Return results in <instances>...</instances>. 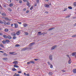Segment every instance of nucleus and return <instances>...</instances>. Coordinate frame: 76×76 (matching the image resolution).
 <instances>
[{
    "instance_id": "nucleus-1",
    "label": "nucleus",
    "mask_w": 76,
    "mask_h": 76,
    "mask_svg": "<svg viewBox=\"0 0 76 76\" xmlns=\"http://www.w3.org/2000/svg\"><path fill=\"white\" fill-rule=\"evenodd\" d=\"M57 47V45H55L53 47H52L51 48V50H54Z\"/></svg>"
},
{
    "instance_id": "nucleus-2",
    "label": "nucleus",
    "mask_w": 76,
    "mask_h": 76,
    "mask_svg": "<svg viewBox=\"0 0 76 76\" xmlns=\"http://www.w3.org/2000/svg\"><path fill=\"white\" fill-rule=\"evenodd\" d=\"M38 34H40L39 35H42L43 34H45V33L43 32V33H41V32L39 31L38 32Z\"/></svg>"
},
{
    "instance_id": "nucleus-3",
    "label": "nucleus",
    "mask_w": 76,
    "mask_h": 76,
    "mask_svg": "<svg viewBox=\"0 0 76 76\" xmlns=\"http://www.w3.org/2000/svg\"><path fill=\"white\" fill-rule=\"evenodd\" d=\"M49 59L50 60H53V55H50Z\"/></svg>"
},
{
    "instance_id": "nucleus-4",
    "label": "nucleus",
    "mask_w": 76,
    "mask_h": 76,
    "mask_svg": "<svg viewBox=\"0 0 76 76\" xmlns=\"http://www.w3.org/2000/svg\"><path fill=\"white\" fill-rule=\"evenodd\" d=\"M50 5H51V4L50 5H48V4H45L44 5V6L45 7L48 8V7H49V6H50Z\"/></svg>"
},
{
    "instance_id": "nucleus-5",
    "label": "nucleus",
    "mask_w": 76,
    "mask_h": 76,
    "mask_svg": "<svg viewBox=\"0 0 76 76\" xmlns=\"http://www.w3.org/2000/svg\"><path fill=\"white\" fill-rule=\"evenodd\" d=\"M35 44V42H33L30 44V45H29V46H30V47H31L32 45H34Z\"/></svg>"
},
{
    "instance_id": "nucleus-6",
    "label": "nucleus",
    "mask_w": 76,
    "mask_h": 76,
    "mask_svg": "<svg viewBox=\"0 0 76 76\" xmlns=\"http://www.w3.org/2000/svg\"><path fill=\"white\" fill-rule=\"evenodd\" d=\"M27 5L28 7H30V3L28 1H27Z\"/></svg>"
},
{
    "instance_id": "nucleus-7",
    "label": "nucleus",
    "mask_w": 76,
    "mask_h": 76,
    "mask_svg": "<svg viewBox=\"0 0 76 76\" xmlns=\"http://www.w3.org/2000/svg\"><path fill=\"white\" fill-rule=\"evenodd\" d=\"M28 48H23L21 50V51H25L26 49H27Z\"/></svg>"
},
{
    "instance_id": "nucleus-8",
    "label": "nucleus",
    "mask_w": 76,
    "mask_h": 76,
    "mask_svg": "<svg viewBox=\"0 0 76 76\" xmlns=\"http://www.w3.org/2000/svg\"><path fill=\"white\" fill-rule=\"evenodd\" d=\"M1 15L4 16H6V14L5 13H3L1 14Z\"/></svg>"
},
{
    "instance_id": "nucleus-9",
    "label": "nucleus",
    "mask_w": 76,
    "mask_h": 76,
    "mask_svg": "<svg viewBox=\"0 0 76 76\" xmlns=\"http://www.w3.org/2000/svg\"><path fill=\"white\" fill-rule=\"evenodd\" d=\"M11 34L12 35V36H16V33H11Z\"/></svg>"
},
{
    "instance_id": "nucleus-10",
    "label": "nucleus",
    "mask_w": 76,
    "mask_h": 76,
    "mask_svg": "<svg viewBox=\"0 0 76 76\" xmlns=\"http://www.w3.org/2000/svg\"><path fill=\"white\" fill-rule=\"evenodd\" d=\"M72 56H76V53H72Z\"/></svg>"
},
{
    "instance_id": "nucleus-11",
    "label": "nucleus",
    "mask_w": 76,
    "mask_h": 76,
    "mask_svg": "<svg viewBox=\"0 0 76 76\" xmlns=\"http://www.w3.org/2000/svg\"><path fill=\"white\" fill-rule=\"evenodd\" d=\"M23 26L25 27H26V26H28V24L26 23H24L23 25Z\"/></svg>"
},
{
    "instance_id": "nucleus-12",
    "label": "nucleus",
    "mask_w": 76,
    "mask_h": 76,
    "mask_svg": "<svg viewBox=\"0 0 76 76\" xmlns=\"http://www.w3.org/2000/svg\"><path fill=\"white\" fill-rule=\"evenodd\" d=\"M4 38H7V36L6 35H4L3 36Z\"/></svg>"
},
{
    "instance_id": "nucleus-13",
    "label": "nucleus",
    "mask_w": 76,
    "mask_h": 76,
    "mask_svg": "<svg viewBox=\"0 0 76 76\" xmlns=\"http://www.w3.org/2000/svg\"><path fill=\"white\" fill-rule=\"evenodd\" d=\"M14 64H18V62L17 61H14L13 62Z\"/></svg>"
},
{
    "instance_id": "nucleus-14",
    "label": "nucleus",
    "mask_w": 76,
    "mask_h": 76,
    "mask_svg": "<svg viewBox=\"0 0 76 76\" xmlns=\"http://www.w3.org/2000/svg\"><path fill=\"white\" fill-rule=\"evenodd\" d=\"M15 26V28H18V25L17 24H14Z\"/></svg>"
},
{
    "instance_id": "nucleus-15",
    "label": "nucleus",
    "mask_w": 76,
    "mask_h": 76,
    "mask_svg": "<svg viewBox=\"0 0 76 76\" xmlns=\"http://www.w3.org/2000/svg\"><path fill=\"white\" fill-rule=\"evenodd\" d=\"M73 72L74 73H76V69H74L73 70Z\"/></svg>"
},
{
    "instance_id": "nucleus-16",
    "label": "nucleus",
    "mask_w": 76,
    "mask_h": 76,
    "mask_svg": "<svg viewBox=\"0 0 76 76\" xmlns=\"http://www.w3.org/2000/svg\"><path fill=\"white\" fill-rule=\"evenodd\" d=\"M7 37L8 39H10L12 38V37H11L10 36H7Z\"/></svg>"
},
{
    "instance_id": "nucleus-17",
    "label": "nucleus",
    "mask_w": 76,
    "mask_h": 76,
    "mask_svg": "<svg viewBox=\"0 0 76 76\" xmlns=\"http://www.w3.org/2000/svg\"><path fill=\"white\" fill-rule=\"evenodd\" d=\"M14 67H17V68L19 67V66L18 65H17L16 64H15L14 65Z\"/></svg>"
},
{
    "instance_id": "nucleus-18",
    "label": "nucleus",
    "mask_w": 76,
    "mask_h": 76,
    "mask_svg": "<svg viewBox=\"0 0 76 76\" xmlns=\"http://www.w3.org/2000/svg\"><path fill=\"white\" fill-rule=\"evenodd\" d=\"M13 5V4L12 3H11L9 4V6L10 7H12V6Z\"/></svg>"
},
{
    "instance_id": "nucleus-19",
    "label": "nucleus",
    "mask_w": 76,
    "mask_h": 76,
    "mask_svg": "<svg viewBox=\"0 0 76 76\" xmlns=\"http://www.w3.org/2000/svg\"><path fill=\"white\" fill-rule=\"evenodd\" d=\"M73 5H74V7H76V2H75L73 3Z\"/></svg>"
},
{
    "instance_id": "nucleus-20",
    "label": "nucleus",
    "mask_w": 76,
    "mask_h": 76,
    "mask_svg": "<svg viewBox=\"0 0 76 76\" xmlns=\"http://www.w3.org/2000/svg\"><path fill=\"white\" fill-rule=\"evenodd\" d=\"M20 31H18L17 32H16V34L17 35H19L20 34L19 32Z\"/></svg>"
},
{
    "instance_id": "nucleus-21",
    "label": "nucleus",
    "mask_w": 76,
    "mask_h": 76,
    "mask_svg": "<svg viewBox=\"0 0 76 76\" xmlns=\"http://www.w3.org/2000/svg\"><path fill=\"white\" fill-rule=\"evenodd\" d=\"M0 46L1 47H2V48H4V46L2 44H0Z\"/></svg>"
},
{
    "instance_id": "nucleus-22",
    "label": "nucleus",
    "mask_w": 76,
    "mask_h": 76,
    "mask_svg": "<svg viewBox=\"0 0 76 76\" xmlns=\"http://www.w3.org/2000/svg\"><path fill=\"white\" fill-rule=\"evenodd\" d=\"M53 29H54V28H52L48 29V31H51V30H53Z\"/></svg>"
},
{
    "instance_id": "nucleus-23",
    "label": "nucleus",
    "mask_w": 76,
    "mask_h": 76,
    "mask_svg": "<svg viewBox=\"0 0 76 76\" xmlns=\"http://www.w3.org/2000/svg\"><path fill=\"white\" fill-rule=\"evenodd\" d=\"M12 70H13V71H16L17 70V69H15V68H12Z\"/></svg>"
},
{
    "instance_id": "nucleus-24",
    "label": "nucleus",
    "mask_w": 76,
    "mask_h": 76,
    "mask_svg": "<svg viewBox=\"0 0 76 76\" xmlns=\"http://www.w3.org/2000/svg\"><path fill=\"white\" fill-rule=\"evenodd\" d=\"M30 63H32V64H35V62L33 61H30Z\"/></svg>"
},
{
    "instance_id": "nucleus-25",
    "label": "nucleus",
    "mask_w": 76,
    "mask_h": 76,
    "mask_svg": "<svg viewBox=\"0 0 76 76\" xmlns=\"http://www.w3.org/2000/svg\"><path fill=\"white\" fill-rule=\"evenodd\" d=\"M20 45H19V44H17V45H16L15 46V47H20Z\"/></svg>"
},
{
    "instance_id": "nucleus-26",
    "label": "nucleus",
    "mask_w": 76,
    "mask_h": 76,
    "mask_svg": "<svg viewBox=\"0 0 76 76\" xmlns=\"http://www.w3.org/2000/svg\"><path fill=\"white\" fill-rule=\"evenodd\" d=\"M10 54H14L15 53V52H10L9 53Z\"/></svg>"
},
{
    "instance_id": "nucleus-27",
    "label": "nucleus",
    "mask_w": 76,
    "mask_h": 76,
    "mask_svg": "<svg viewBox=\"0 0 76 76\" xmlns=\"http://www.w3.org/2000/svg\"><path fill=\"white\" fill-rule=\"evenodd\" d=\"M71 59H70L68 61V63L69 64H71Z\"/></svg>"
},
{
    "instance_id": "nucleus-28",
    "label": "nucleus",
    "mask_w": 76,
    "mask_h": 76,
    "mask_svg": "<svg viewBox=\"0 0 76 76\" xmlns=\"http://www.w3.org/2000/svg\"><path fill=\"white\" fill-rule=\"evenodd\" d=\"M2 43H3L4 44H6V41H4V40H3L2 41Z\"/></svg>"
},
{
    "instance_id": "nucleus-29",
    "label": "nucleus",
    "mask_w": 76,
    "mask_h": 76,
    "mask_svg": "<svg viewBox=\"0 0 76 76\" xmlns=\"http://www.w3.org/2000/svg\"><path fill=\"white\" fill-rule=\"evenodd\" d=\"M4 31L5 32H8V31H9V30L7 29H5Z\"/></svg>"
},
{
    "instance_id": "nucleus-30",
    "label": "nucleus",
    "mask_w": 76,
    "mask_h": 76,
    "mask_svg": "<svg viewBox=\"0 0 76 76\" xmlns=\"http://www.w3.org/2000/svg\"><path fill=\"white\" fill-rule=\"evenodd\" d=\"M49 74L50 75H53V73L51 72H50L49 73Z\"/></svg>"
},
{
    "instance_id": "nucleus-31",
    "label": "nucleus",
    "mask_w": 76,
    "mask_h": 76,
    "mask_svg": "<svg viewBox=\"0 0 76 76\" xmlns=\"http://www.w3.org/2000/svg\"><path fill=\"white\" fill-rule=\"evenodd\" d=\"M5 41L6 42H10V41L9 40H6Z\"/></svg>"
},
{
    "instance_id": "nucleus-32",
    "label": "nucleus",
    "mask_w": 76,
    "mask_h": 76,
    "mask_svg": "<svg viewBox=\"0 0 76 76\" xmlns=\"http://www.w3.org/2000/svg\"><path fill=\"white\" fill-rule=\"evenodd\" d=\"M72 37H73V38H74L75 37H76V34H75V35H72Z\"/></svg>"
},
{
    "instance_id": "nucleus-33",
    "label": "nucleus",
    "mask_w": 76,
    "mask_h": 76,
    "mask_svg": "<svg viewBox=\"0 0 76 76\" xmlns=\"http://www.w3.org/2000/svg\"><path fill=\"white\" fill-rule=\"evenodd\" d=\"M8 10H9L10 12H11V11H12V10L10 8H8Z\"/></svg>"
},
{
    "instance_id": "nucleus-34",
    "label": "nucleus",
    "mask_w": 76,
    "mask_h": 76,
    "mask_svg": "<svg viewBox=\"0 0 76 76\" xmlns=\"http://www.w3.org/2000/svg\"><path fill=\"white\" fill-rule=\"evenodd\" d=\"M68 8L69 9H72V7H71V6L69 7Z\"/></svg>"
},
{
    "instance_id": "nucleus-35",
    "label": "nucleus",
    "mask_w": 76,
    "mask_h": 76,
    "mask_svg": "<svg viewBox=\"0 0 76 76\" xmlns=\"http://www.w3.org/2000/svg\"><path fill=\"white\" fill-rule=\"evenodd\" d=\"M3 60H7V58H3Z\"/></svg>"
},
{
    "instance_id": "nucleus-36",
    "label": "nucleus",
    "mask_w": 76,
    "mask_h": 76,
    "mask_svg": "<svg viewBox=\"0 0 76 76\" xmlns=\"http://www.w3.org/2000/svg\"><path fill=\"white\" fill-rule=\"evenodd\" d=\"M6 24H7V25H10V22H7L6 23Z\"/></svg>"
},
{
    "instance_id": "nucleus-37",
    "label": "nucleus",
    "mask_w": 76,
    "mask_h": 76,
    "mask_svg": "<svg viewBox=\"0 0 76 76\" xmlns=\"http://www.w3.org/2000/svg\"><path fill=\"white\" fill-rule=\"evenodd\" d=\"M13 38L14 39H16V36H13Z\"/></svg>"
},
{
    "instance_id": "nucleus-38",
    "label": "nucleus",
    "mask_w": 76,
    "mask_h": 76,
    "mask_svg": "<svg viewBox=\"0 0 76 76\" xmlns=\"http://www.w3.org/2000/svg\"><path fill=\"white\" fill-rule=\"evenodd\" d=\"M5 20H9V19L7 17L5 18Z\"/></svg>"
},
{
    "instance_id": "nucleus-39",
    "label": "nucleus",
    "mask_w": 76,
    "mask_h": 76,
    "mask_svg": "<svg viewBox=\"0 0 76 76\" xmlns=\"http://www.w3.org/2000/svg\"><path fill=\"white\" fill-rule=\"evenodd\" d=\"M18 73H22V72L20 71H18Z\"/></svg>"
},
{
    "instance_id": "nucleus-40",
    "label": "nucleus",
    "mask_w": 76,
    "mask_h": 76,
    "mask_svg": "<svg viewBox=\"0 0 76 76\" xmlns=\"http://www.w3.org/2000/svg\"><path fill=\"white\" fill-rule=\"evenodd\" d=\"M25 34L26 35H28V33L27 32H25Z\"/></svg>"
},
{
    "instance_id": "nucleus-41",
    "label": "nucleus",
    "mask_w": 76,
    "mask_h": 76,
    "mask_svg": "<svg viewBox=\"0 0 76 76\" xmlns=\"http://www.w3.org/2000/svg\"><path fill=\"white\" fill-rule=\"evenodd\" d=\"M30 10H32V9H33V6H31V8H30Z\"/></svg>"
},
{
    "instance_id": "nucleus-42",
    "label": "nucleus",
    "mask_w": 76,
    "mask_h": 76,
    "mask_svg": "<svg viewBox=\"0 0 76 76\" xmlns=\"http://www.w3.org/2000/svg\"><path fill=\"white\" fill-rule=\"evenodd\" d=\"M0 23H1V24H3V22L2 21H0Z\"/></svg>"
},
{
    "instance_id": "nucleus-43",
    "label": "nucleus",
    "mask_w": 76,
    "mask_h": 76,
    "mask_svg": "<svg viewBox=\"0 0 76 76\" xmlns=\"http://www.w3.org/2000/svg\"><path fill=\"white\" fill-rule=\"evenodd\" d=\"M20 76V75H19V74H17L16 75H14V76Z\"/></svg>"
},
{
    "instance_id": "nucleus-44",
    "label": "nucleus",
    "mask_w": 76,
    "mask_h": 76,
    "mask_svg": "<svg viewBox=\"0 0 76 76\" xmlns=\"http://www.w3.org/2000/svg\"><path fill=\"white\" fill-rule=\"evenodd\" d=\"M48 63L49 64V65H51V64L48 61Z\"/></svg>"
},
{
    "instance_id": "nucleus-45",
    "label": "nucleus",
    "mask_w": 76,
    "mask_h": 76,
    "mask_svg": "<svg viewBox=\"0 0 76 76\" xmlns=\"http://www.w3.org/2000/svg\"><path fill=\"white\" fill-rule=\"evenodd\" d=\"M36 2L37 3H39V0H37Z\"/></svg>"
},
{
    "instance_id": "nucleus-46",
    "label": "nucleus",
    "mask_w": 76,
    "mask_h": 76,
    "mask_svg": "<svg viewBox=\"0 0 76 76\" xmlns=\"http://www.w3.org/2000/svg\"><path fill=\"white\" fill-rule=\"evenodd\" d=\"M50 67V68H51V69H52V68H53V65H51Z\"/></svg>"
},
{
    "instance_id": "nucleus-47",
    "label": "nucleus",
    "mask_w": 76,
    "mask_h": 76,
    "mask_svg": "<svg viewBox=\"0 0 76 76\" xmlns=\"http://www.w3.org/2000/svg\"><path fill=\"white\" fill-rule=\"evenodd\" d=\"M22 1L20 0V1H19V3H22Z\"/></svg>"
},
{
    "instance_id": "nucleus-48",
    "label": "nucleus",
    "mask_w": 76,
    "mask_h": 76,
    "mask_svg": "<svg viewBox=\"0 0 76 76\" xmlns=\"http://www.w3.org/2000/svg\"><path fill=\"white\" fill-rule=\"evenodd\" d=\"M34 60L35 61H37V60H38V59H34Z\"/></svg>"
},
{
    "instance_id": "nucleus-49",
    "label": "nucleus",
    "mask_w": 76,
    "mask_h": 76,
    "mask_svg": "<svg viewBox=\"0 0 76 76\" xmlns=\"http://www.w3.org/2000/svg\"><path fill=\"white\" fill-rule=\"evenodd\" d=\"M28 12H29V10H27L26 11V13H28Z\"/></svg>"
},
{
    "instance_id": "nucleus-50",
    "label": "nucleus",
    "mask_w": 76,
    "mask_h": 76,
    "mask_svg": "<svg viewBox=\"0 0 76 76\" xmlns=\"http://www.w3.org/2000/svg\"><path fill=\"white\" fill-rule=\"evenodd\" d=\"M64 10H63L64 12L66 11V10H67V8H65L64 9Z\"/></svg>"
},
{
    "instance_id": "nucleus-51",
    "label": "nucleus",
    "mask_w": 76,
    "mask_h": 76,
    "mask_svg": "<svg viewBox=\"0 0 76 76\" xmlns=\"http://www.w3.org/2000/svg\"><path fill=\"white\" fill-rule=\"evenodd\" d=\"M12 1H11V0H8V2H9V3H11Z\"/></svg>"
},
{
    "instance_id": "nucleus-52",
    "label": "nucleus",
    "mask_w": 76,
    "mask_h": 76,
    "mask_svg": "<svg viewBox=\"0 0 76 76\" xmlns=\"http://www.w3.org/2000/svg\"><path fill=\"white\" fill-rule=\"evenodd\" d=\"M23 1H24V2H27V0H23Z\"/></svg>"
},
{
    "instance_id": "nucleus-53",
    "label": "nucleus",
    "mask_w": 76,
    "mask_h": 76,
    "mask_svg": "<svg viewBox=\"0 0 76 76\" xmlns=\"http://www.w3.org/2000/svg\"><path fill=\"white\" fill-rule=\"evenodd\" d=\"M30 63H31L30 62H28L27 63V64H30Z\"/></svg>"
},
{
    "instance_id": "nucleus-54",
    "label": "nucleus",
    "mask_w": 76,
    "mask_h": 76,
    "mask_svg": "<svg viewBox=\"0 0 76 76\" xmlns=\"http://www.w3.org/2000/svg\"><path fill=\"white\" fill-rule=\"evenodd\" d=\"M18 23L19 24H22V23L21 22H18Z\"/></svg>"
},
{
    "instance_id": "nucleus-55",
    "label": "nucleus",
    "mask_w": 76,
    "mask_h": 76,
    "mask_svg": "<svg viewBox=\"0 0 76 76\" xmlns=\"http://www.w3.org/2000/svg\"><path fill=\"white\" fill-rule=\"evenodd\" d=\"M70 18V15H69L68 16L65 17V18Z\"/></svg>"
},
{
    "instance_id": "nucleus-56",
    "label": "nucleus",
    "mask_w": 76,
    "mask_h": 76,
    "mask_svg": "<svg viewBox=\"0 0 76 76\" xmlns=\"http://www.w3.org/2000/svg\"><path fill=\"white\" fill-rule=\"evenodd\" d=\"M4 56H7V55L6 54V53H4Z\"/></svg>"
},
{
    "instance_id": "nucleus-57",
    "label": "nucleus",
    "mask_w": 76,
    "mask_h": 76,
    "mask_svg": "<svg viewBox=\"0 0 76 76\" xmlns=\"http://www.w3.org/2000/svg\"><path fill=\"white\" fill-rule=\"evenodd\" d=\"M26 8H24V9H23V11H26Z\"/></svg>"
},
{
    "instance_id": "nucleus-58",
    "label": "nucleus",
    "mask_w": 76,
    "mask_h": 76,
    "mask_svg": "<svg viewBox=\"0 0 76 76\" xmlns=\"http://www.w3.org/2000/svg\"><path fill=\"white\" fill-rule=\"evenodd\" d=\"M66 56L67 57H69V59H70V57H69V55H66Z\"/></svg>"
},
{
    "instance_id": "nucleus-59",
    "label": "nucleus",
    "mask_w": 76,
    "mask_h": 76,
    "mask_svg": "<svg viewBox=\"0 0 76 76\" xmlns=\"http://www.w3.org/2000/svg\"><path fill=\"white\" fill-rule=\"evenodd\" d=\"M37 4L36 3H35L34 4V6H37Z\"/></svg>"
},
{
    "instance_id": "nucleus-60",
    "label": "nucleus",
    "mask_w": 76,
    "mask_h": 76,
    "mask_svg": "<svg viewBox=\"0 0 76 76\" xmlns=\"http://www.w3.org/2000/svg\"><path fill=\"white\" fill-rule=\"evenodd\" d=\"M24 75H25V76H26V75H27V74H26V73L25 72L24 73Z\"/></svg>"
},
{
    "instance_id": "nucleus-61",
    "label": "nucleus",
    "mask_w": 76,
    "mask_h": 76,
    "mask_svg": "<svg viewBox=\"0 0 76 76\" xmlns=\"http://www.w3.org/2000/svg\"><path fill=\"white\" fill-rule=\"evenodd\" d=\"M0 35H1V36L3 35V33H0Z\"/></svg>"
},
{
    "instance_id": "nucleus-62",
    "label": "nucleus",
    "mask_w": 76,
    "mask_h": 76,
    "mask_svg": "<svg viewBox=\"0 0 76 76\" xmlns=\"http://www.w3.org/2000/svg\"><path fill=\"white\" fill-rule=\"evenodd\" d=\"M26 75H27L28 76H30L29 75V73H28Z\"/></svg>"
},
{
    "instance_id": "nucleus-63",
    "label": "nucleus",
    "mask_w": 76,
    "mask_h": 76,
    "mask_svg": "<svg viewBox=\"0 0 76 76\" xmlns=\"http://www.w3.org/2000/svg\"><path fill=\"white\" fill-rule=\"evenodd\" d=\"M17 75V74L15 73V74L14 75H13V76H15H15H16Z\"/></svg>"
},
{
    "instance_id": "nucleus-64",
    "label": "nucleus",
    "mask_w": 76,
    "mask_h": 76,
    "mask_svg": "<svg viewBox=\"0 0 76 76\" xmlns=\"http://www.w3.org/2000/svg\"><path fill=\"white\" fill-rule=\"evenodd\" d=\"M74 26H76V23H75V24L73 25Z\"/></svg>"
}]
</instances>
